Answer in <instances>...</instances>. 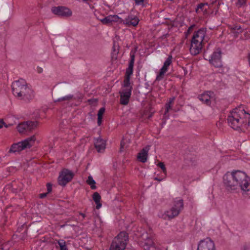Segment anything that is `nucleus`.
<instances>
[{
	"label": "nucleus",
	"mask_w": 250,
	"mask_h": 250,
	"mask_svg": "<svg viewBox=\"0 0 250 250\" xmlns=\"http://www.w3.org/2000/svg\"><path fill=\"white\" fill-rule=\"evenodd\" d=\"M223 181L228 190L240 188L242 194L250 198V179L245 172L238 170L228 172L223 177Z\"/></svg>",
	"instance_id": "nucleus-1"
},
{
	"label": "nucleus",
	"mask_w": 250,
	"mask_h": 250,
	"mask_svg": "<svg viewBox=\"0 0 250 250\" xmlns=\"http://www.w3.org/2000/svg\"><path fill=\"white\" fill-rule=\"evenodd\" d=\"M229 125L233 129L242 130L250 125V114L241 105L230 112L228 117Z\"/></svg>",
	"instance_id": "nucleus-2"
},
{
	"label": "nucleus",
	"mask_w": 250,
	"mask_h": 250,
	"mask_svg": "<svg viewBox=\"0 0 250 250\" xmlns=\"http://www.w3.org/2000/svg\"><path fill=\"white\" fill-rule=\"evenodd\" d=\"M206 29L201 28L195 32L191 42L190 52L193 55L200 53L203 44L208 42V38L206 37Z\"/></svg>",
	"instance_id": "nucleus-3"
},
{
	"label": "nucleus",
	"mask_w": 250,
	"mask_h": 250,
	"mask_svg": "<svg viewBox=\"0 0 250 250\" xmlns=\"http://www.w3.org/2000/svg\"><path fill=\"white\" fill-rule=\"evenodd\" d=\"M128 241V234L125 231L121 232L113 240L109 250H124Z\"/></svg>",
	"instance_id": "nucleus-4"
},
{
	"label": "nucleus",
	"mask_w": 250,
	"mask_h": 250,
	"mask_svg": "<svg viewBox=\"0 0 250 250\" xmlns=\"http://www.w3.org/2000/svg\"><path fill=\"white\" fill-rule=\"evenodd\" d=\"M183 208V200L180 198H176L174 199L171 208L166 211L165 214L169 219H172L177 216Z\"/></svg>",
	"instance_id": "nucleus-5"
},
{
	"label": "nucleus",
	"mask_w": 250,
	"mask_h": 250,
	"mask_svg": "<svg viewBox=\"0 0 250 250\" xmlns=\"http://www.w3.org/2000/svg\"><path fill=\"white\" fill-rule=\"evenodd\" d=\"M35 139V136H33L25 139L24 141L14 144L12 145L9 152L15 153L20 152L25 148H30L34 143Z\"/></svg>",
	"instance_id": "nucleus-6"
},
{
	"label": "nucleus",
	"mask_w": 250,
	"mask_h": 250,
	"mask_svg": "<svg viewBox=\"0 0 250 250\" xmlns=\"http://www.w3.org/2000/svg\"><path fill=\"white\" fill-rule=\"evenodd\" d=\"M74 176V173L66 168L63 169L60 173L58 178V182L60 186L64 187L70 182Z\"/></svg>",
	"instance_id": "nucleus-7"
},
{
	"label": "nucleus",
	"mask_w": 250,
	"mask_h": 250,
	"mask_svg": "<svg viewBox=\"0 0 250 250\" xmlns=\"http://www.w3.org/2000/svg\"><path fill=\"white\" fill-rule=\"evenodd\" d=\"M51 12L59 17L69 18L72 16V11L68 7L64 6H53L51 8Z\"/></svg>",
	"instance_id": "nucleus-8"
},
{
	"label": "nucleus",
	"mask_w": 250,
	"mask_h": 250,
	"mask_svg": "<svg viewBox=\"0 0 250 250\" xmlns=\"http://www.w3.org/2000/svg\"><path fill=\"white\" fill-rule=\"evenodd\" d=\"M14 96L20 100L28 102L33 99L35 94L34 91L28 86L25 88V90H21Z\"/></svg>",
	"instance_id": "nucleus-9"
},
{
	"label": "nucleus",
	"mask_w": 250,
	"mask_h": 250,
	"mask_svg": "<svg viewBox=\"0 0 250 250\" xmlns=\"http://www.w3.org/2000/svg\"><path fill=\"white\" fill-rule=\"evenodd\" d=\"M37 125V122L27 121L26 122L20 124L17 126V129L20 133L31 131L36 128Z\"/></svg>",
	"instance_id": "nucleus-10"
},
{
	"label": "nucleus",
	"mask_w": 250,
	"mask_h": 250,
	"mask_svg": "<svg viewBox=\"0 0 250 250\" xmlns=\"http://www.w3.org/2000/svg\"><path fill=\"white\" fill-rule=\"evenodd\" d=\"M28 86L26 81L22 79L13 82L11 84L12 93L14 95L18 93L21 90H25V88Z\"/></svg>",
	"instance_id": "nucleus-11"
},
{
	"label": "nucleus",
	"mask_w": 250,
	"mask_h": 250,
	"mask_svg": "<svg viewBox=\"0 0 250 250\" xmlns=\"http://www.w3.org/2000/svg\"><path fill=\"white\" fill-rule=\"evenodd\" d=\"M210 64L215 67L219 68L222 66L221 61V51L219 49H217L211 55L209 59Z\"/></svg>",
	"instance_id": "nucleus-12"
},
{
	"label": "nucleus",
	"mask_w": 250,
	"mask_h": 250,
	"mask_svg": "<svg viewBox=\"0 0 250 250\" xmlns=\"http://www.w3.org/2000/svg\"><path fill=\"white\" fill-rule=\"evenodd\" d=\"M139 21L138 17L132 14H129L125 19L120 18V23L127 26H136Z\"/></svg>",
	"instance_id": "nucleus-13"
},
{
	"label": "nucleus",
	"mask_w": 250,
	"mask_h": 250,
	"mask_svg": "<svg viewBox=\"0 0 250 250\" xmlns=\"http://www.w3.org/2000/svg\"><path fill=\"white\" fill-rule=\"evenodd\" d=\"M197 250H215L213 242L209 238L200 241Z\"/></svg>",
	"instance_id": "nucleus-14"
},
{
	"label": "nucleus",
	"mask_w": 250,
	"mask_h": 250,
	"mask_svg": "<svg viewBox=\"0 0 250 250\" xmlns=\"http://www.w3.org/2000/svg\"><path fill=\"white\" fill-rule=\"evenodd\" d=\"M172 57L171 56H168V57L165 61L164 65L162 68L160 69L159 74L157 75L156 77V81H161L163 79L164 74L167 71V69L168 66L172 63Z\"/></svg>",
	"instance_id": "nucleus-15"
},
{
	"label": "nucleus",
	"mask_w": 250,
	"mask_h": 250,
	"mask_svg": "<svg viewBox=\"0 0 250 250\" xmlns=\"http://www.w3.org/2000/svg\"><path fill=\"white\" fill-rule=\"evenodd\" d=\"M142 237L145 241L144 249L146 250H156L151 235L148 236L147 233L146 232L142 234Z\"/></svg>",
	"instance_id": "nucleus-16"
},
{
	"label": "nucleus",
	"mask_w": 250,
	"mask_h": 250,
	"mask_svg": "<svg viewBox=\"0 0 250 250\" xmlns=\"http://www.w3.org/2000/svg\"><path fill=\"white\" fill-rule=\"evenodd\" d=\"M120 104H121L126 105L129 101L131 91L129 90H122L120 92Z\"/></svg>",
	"instance_id": "nucleus-17"
},
{
	"label": "nucleus",
	"mask_w": 250,
	"mask_h": 250,
	"mask_svg": "<svg viewBox=\"0 0 250 250\" xmlns=\"http://www.w3.org/2000/svg\"><path fill=\"white\" fill-rule=\"evenodd\" d=\"M149 147V146H146L138 154L137 159L139 161L144 163L146 162Z\"/></svg>",
	"instance_id": "nucleus-18"
},
{
	"label": "nucleus",
	"mask_w": 250,
	"mask_h": 250,
	"mask_svg": "<svg viewBox=\"0 0 250 250\" xmlns=\"http://www.w3.org/2000/svg\"><path fill=\"white\" fill-rule=\"evenodd\" d=\"M105 141L101 138H98L94 141V146L98 152L104 151L105 148Z\"/></svg>",
	"instance_id": "nucleus-19"
},
{
	"label": "nucleus",
	"mask_w": 250,
	"mask_h": 250,
	"mask_svg": "<svg viewBox=\"0 0 250 250\" xmlns=\"http://www.w3.org/2000/svg\"><path fill=\"white\" fill-rule=\"evenodd\" d=\"M120 18L117 15H109L104 18L101 19V21L104 24H108L113 22H120Z\"/></svg>",
	"instance_id": "nucleus-20"
},
{
	"label": "nucleus",
	"mask_w": 250,
	"mask_h": 250,
	"mask_svg": "<svg viewBox=\"0 0 250 250\" xmlns=\"http://www.w3.org/2000/svg\"><path fill=\"white\" fill-rule=\"evenodd\" d=\"M213 95V93L211 91H207L199 96V100L206 104H209L210 103V100Z\"/></svg>",
	"instance_id": "nucleus-21"
},
{
	"label": "nucleus",
	"mask_w": 250,
	"mask_h": 250,
	"mask_svg": "<svg viewBox=\"0 0 250 250\" xmlns=\"http://www.w3.org/2000/svg\"><path fill=\"white\" fill-rule=\"evenodd\" d=\"M92 198L96 204V208L99 209L102 206V204L100 203L101 196L98 192H96L93 193Z\"/></svg>",
	"instance_id": "nucleus-22"
},
{
	"label": "nucleus",
	"mask_w": 250,
	"mask_h": 250,
	"mask_svg": "<svg viewBox=\"0 0 250 250\" xmlns=\"http://www.w3.org/2000/svg\"><path fill=\"white\" fill-rule=\"evenodd\" d=\"M74 99V96L71 94H69V95H66L65 96H63L62 97L58 99L55 102H65L66 103H68L69 102L71 101L72 100H73Z\"/></svg>",
	"instance_id": "nucleus-23"
},
{
	"label": "nucleus",
	"mask_w": 250,
	"mask_h": 250,
	"mask_svg": "<svg viewBox=\"0 0 250 250\" xmlns=\"http://www.w3.org/2000/svg\"><path fill=\"white\" fill-rule=\"evenodd\" d=\"M124 88L123 90H129L131 91L132 86L130 83V77L125 76V78L124 81Z\"/></svg>",
	"instance_id": "nucleus-24"
},
{
	"label": "nucleus",
	"mask_w": 250,
	"mask_h": 250,
	"mask_svg": "<svg viewBox=\"0 0 250 250\" xmlns=\"http://www.w3.org/2000/svg\"><path fill=\"white\" fill-rule=\"evenodd\" d=\"M105 111V108L104 107L101 108L98 112V121L97 124L98 125H100L102 123L103 115L104 114Z\"/></svg>",
	"instance_id": "nucleus-25"
},
{
	"label": "nucleus",
	"mask_w": 250,
	"mask_h": 250,
	"mask_svg": "<svg viewBox=\"0 0 250 250\" xmlns=\"http://www.w3.org/2000/svg\"><path fill=\"white\" fill-rule=\"evenodd\" d=\"M86 182L88 185L90 186L91 189H95L96 188V187L95 186V182L91 176H88Z\"/></svg>",
	"instance_id": "nucleus-26"
},
{
	"label": "nucleus",
	"mask_w": 250,
	"mask_h": 250,
	"mask_svg": "<svg viewBox=\"0 0 250 250\" xmlns=\"http://www.w3.org/2000/svg\"><path fill=\"white\" fill-rule=\"evenodd\" d=\"M58 243L60 247V250H68L66 247V242L64 240L61 239L58 241Z\"/></svg>",
	"instance_id": "nucleus-27"
},
{
	"label": "nucleus",
	"mask_w": 250,
	"mask_h": 250,
	"mask_svg": "<svg viewBox=\"0 0 250 250\" xmlns=\"http://www.w3.org/2000/svg\"><path fill=\"white\" fill-rule=\"evenodd\" d=\"M133 66H129L126 70L125 76L130 77L133 73Z\"/></svg>",
	"instance_id": "nucleus-28"
},
{
	"label": "nucleus",
	"mask_w": 250,
	"mask_h": 250,
	"mask_svg": "<svg viewBox=\"0 0 250 250\" xmlns=\"http://www.w3.org/2000/svg\"><path fill=\"white\" fill-rule=\"evenodd\" d=\"M12 125L13 124H7L3 121V119H0V129L3 126L7 128Z\"/></svg>",
	"instance_id": "nucleus-29"
},
{
	"label": "nucleus",
	"mask_w": 250,
	"mask_h": 250,
	"mask_svg": "<svg viewBox=\"0 0 250 250\" xmlns=\"http://www.w3.org/2000/svg\"><path fill=\"white\" fill-rule=\"evenodd\" d=\"M247 0H238L236 3V5L238 7L244 6L246 4Z\"/></svg>",
	"instance_id": "nucleus-30"
},
{
	"label": "nucleus",
	"mask_w": 250,
	"mask_h": 250,
	"mask_svg": "<svg viewBox=\"0 0 250 250\" xmlns=\"http://www.w3.org/2000/svg\"><path fill=\"white\" fill-rule=\"evenodd\" d=\"M158 166L162 169L163 173L166 175L167 170L164 164L162 162L159 163L158 164Z\"/></svg>",
	"instance_id": "nucleus-31"
},
{
	"label": "nucleus",
	"mask_w": 250,
	"mask_h": 250,
	"mask_svg": "<svg viewBox=\"0 0 250 250\" xmlns=\"http://www.w3.org/2000/svg\"><path fill=\"white\" fill-rule=\"evenodd\" d=\"M232 30L235 31H236L238 33H240L242 32L241 27L240 26L235 25L232 28Z\"/></svg>",
	"instance_id": "nucleus-32"
},
{
	"label": "nucleus",
	"mask_w": 250,
	"mask_h": 250,
	"mask_svg": "<svg viewBox=\"0 0 250 250\" xmlns=\"http://www.w3.org/2000/svg\"><path fill=\"white\" fill-rule=\"evenodd\" d=\"M135 57L133 54L130 55V60L129 63V66H133L134 65Z\"/></svg>",
	"instance_id": "nucleus-33"
},
{
	"label": "nucleus",
	"mask_w": 250,
	"mask_h": 250,
	"mask_svg": "<svg viewBox=\"0 0 250 250\" xmlns=\"http://www.w3.org/2000/svg\"><path fill=\"white\" fill-rule=\"evenodd\" d=\"M171 104H169L168 103H167L166 104V111H165V115H166V114L169 111V110L170 109H171Z\"/></svg>",
	"instance_id": "nucleus-34"
},
{
	"label": "nucleus",
	"mask_w": 250,
	"mask_h": 250,
	"mask_svg": "<svg viewBox=\"0 0 250 250\" xmlns=\"http://www.w3.org/2000/svg\"><path fill=\"white\" fill-rule=\"evenodd\" d=\"M46 186H47V193H49V192H50L51 191V190H52L51 185L49 183H48L47 184Z\"/></svg>",
	"instance_id": "nucleus-35"
},
{
	"label": "nucleus",
	"mask_w": 250,
	"mask_h": 250,
	"mask_svg": "<svg viewBox=\"0 0 250 250\" xmlns=\"http://www.w3.org/2000/svg\"><path fill=\"white\" fill-rule=\"evenodd\" d=\"M136 4L140 5L143 3L144 1V0H134Z\"/></svg>",
	"instance_id": "nucleus-36"
},
{
	"label": "nucleus",
	"mask_w": 250,
	"mask_h": 250,
	"mask_svg": "<svg viewBox=\"0 0 250 250\" xmlns=\"http://www.w3.org/2000/svg\"><path fill=\"white\" fill-rule=\"evenodd\" d=\"M125 145V143L124 142V141L123 140H122L121 141V147H120V151H123V149L124 148Z\"/></svg>",
	"instance_id": "nucleus-37"
},
{
	"label": "nucleus",
	"mask_w": 250,
	"mask_h": 250,
	"mask_svg": "<svg viewBox=\"0 0 250 250\" xmlns=\"http://www.w3.org/2000/svg\"><path fill=\"white\" fill-rule=\"evenodd\" d=\"M37 71L39 73H42L43 72V69L40 67H37Z\"/></svg>",
	"instance_id": "nucleus-38"
},
{
	"label": "nucleus",
	"mask_w": 250,
	"mask_h": 250,
	"mask_svg": "<svg viewBox=\"0 0 250 250\" xmlns=\"http://www.w3.org/2000/svg\"><path fill=\"white\" fill-rule=\"evenodd\" d=\"M48 193L46 192V193H41L40 194V197L41 198H43L44 197H45L47 195Z\"/></svg>",
	"instance_id": "nucleus-39"
},
{
	"label": "nucleus",
	"mask_w": 250,
	"mask_h": 250,
	"mask_svg": "<svg viewBox=\"0 0 250 250\" xmlns=\"http://www.w3.org/2000/svg\"><path fill=\"white\" fill-rule=\"evenodd\" d=\"M174 100H175V98L174 97H172L171 98H170L169 101H168V102L167 103H169V104H172V103H173Z\"/></svg>",
	"instance_id": "nucleus-40"
},
{
	"label": "nucleus",
	"mask_w": 250,
	"mask_h": 250,
	"mask_svg": "<svg viewBox=\"0 0 250 250\" xmlns=\"http://www.w3.org/2000/svg\"><path fill=\"white\" fill-rule=\"evenodd\" d=\"M205 5V3H201L198 5V9H202Z\"/></svg>",
	"instance_id": "nucleus-41"
},
{
	"label": "nucleus",
	"mask_w": 250,
	"mask_h": 250,
	"mask_svg": "<svg viewBox=\"0 0 250 250\" xmlns=\"http://www.w3.org/2000/svg\"><path fill=\"white\" fill-rule=\"evenodd\" d=\"M83 218L85 217V215L83 213H81L80 214Z\"/></svg>",
	"instance_id": "nucleus-42"
},
{
	"label": "nucleus",
	"mask_w": 250,
	"mask_h": 250,
	"mask_svg": "<svg viewBox=\"0 0 250 250\" xmlns=\"http://www.w3.org/2000/svg\"><path fill=\"white\" fill-rule=\"evenodd\" d=\"M155 179L156 180H158L159 181H161V180L160 179L158 178H155Z\"/></svg>",
	"instance_id": "nucleus-43"
},
{
	"label": "nucleus",
	"mask_w": 250,
	"mask_h": 250,
	"mask_svg": "<svg viewBox=\"0 0 250 250\" xmlns=\"http://www.w3.org/2000/svg\"><path fill=\"white\" fill-rule=\"evenodd\" d=\"M192 27H193V26H191L190 27H189V28H188V30L189 31V30H190V29H192Z\"/></svg>",
	"instance_id": "nucleus-44"
},
{
	"label": "nucleus",
	"mask_w": 250,
	"mask_h": 250,
	"mask_svg": "<svg viewBox=\"0 0 250 250\" xmlns=\"http://www.w3.org/2000/svg\"><path fill=\"white\" fill-rule=\"evenodd\" d=\"M83 0L86 1H88V0Z\"/></svg>",
	"instance_id": "nucleus-45"
}]
</instances>
